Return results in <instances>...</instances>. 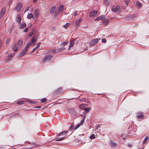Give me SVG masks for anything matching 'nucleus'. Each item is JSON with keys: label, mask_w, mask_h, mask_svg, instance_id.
I'll return each mask as SVG.
<instances>
[{"label": "nucleus", "mask_w": 149, "mask_h": 149, "mask_svg": "<svg viewBox=\"0 0 149 149\" xmlns=\"http://www.w3.org/2000/svg\"><path fill=\"white\" fill-rule=\"evenodd\" d=\"M52 57V56L50 55H46L44 58L43 59L42 61L43 62H45V61H49L51 60Z\"/></svg>", "instance_id": "obj_2"}, {"label": "nucleus", "mask_w": 149, "mask_h": 149, "mask_svg": "<svg viewBox=\"0 0 149 149\" xmlns=\"http://www.w3.org/2000/svg\"><path fill=\"white\" fill-rule=\"evenodd\" d=\"M95 135L94 134H92L90 136V139H93L94 138H95Z\"/></svg>", "instance_id": "obj_30"}, {"label": "nucleus", "mask_w": 149, "mask_h": 149, "mask_svg": "<svg viewBox=\"0 0 149 149\" xmlns=\"http://www.w3.org/2000/svg\"><path fill=\"white\" fill-rule=\"evenodd\" d=\"M57 49L58 50V52L63 51V50H64L65 49V48L63 47L60 48H58V49Z\"/></svg>", "instance_id": "obj_28"}, {"label": "nucleus", "mask_w": 149, "mask_h": 149, "mask_svg": "<svg viewBox=\"0 0 149 149\" xmlns=\"http://www.w3.org/2000/svg\"><path fill=\"white\" fill-rule=\"evenodd\" d=\"M33 32H31L29 34V37H31L33 35Z\"/></svg>", "instance_id": "obj_49"}, {"label": "nucleus", "mask_w": 149, "mask_h": 149, "mask_svg": "<svg viewBox=\"0 0 149 149\" xmlns=\"http://www.w3.org/2000/svg\"><path fill=\"white\" fill-rule=\"evenodd\" d=\"M102 22L104 24L107 25L108 24L109 22V20L107 19H104L102 20Z\"/></svg>", "instance_id": "obj_19"}, {"label": "nucleus", "mask_w": 149, "mask_h": 149, "mask_svg": "<svg viewBox=\"0 0 149 149\" xmlns=\"http://www.w3.org/2000/svg\"><path fill=\"white\" fill-rule=\"evenodd\" d=\"M56 8V7L55 6H54L50 10V13L52 14H53L54 13V10H55Z\"/></svg>", "instance_id": "obj_24"}, {"label": "nucleus", "mask_w": 149, "mask_h": 149, "mask_svg": "<svg viewBox=\"0 0 149 149\" xmlns=\"http://www.w3.org/2000/svg\"><path fill=\"white\" fill-rule=\"evenodd\" d=\"M29 8H27V10H26V11H27V10H29Z\"/></svg>", "instance_id": "obj_59"}, {"label": "nucleus", "mask_w": 149, "mask_h": 149, "mask_svg": "<svg viewBox=\"0 0 149 149\" xmlns=\"http://www.w3.org/2000/svg\"><path fill=\"white\" fill-rule=\"evenodd\" d=\"M63 5H61L58 8V10L57 13H59L61 11H63Z\"/></svg>", "instance_id": "obj_18"}, {"label": "nucleus", "mask_w": 149, "mask_h": 149, "mask_svg": "<svg viewBox=\"0 0 149 149\" xmlns=\"http://www.w3.org/2000/svg\"><path fill=\"white\" fill-rule=\"evenodd\" d=\"M30 45H29V44L28 43L26 45L25 48L27 49L30 47Z\"/></svg>", "instance_id": "obj_40"}, {"label": "nucleus", "mask_w": 149, "mask_h": 149, "mask_svg": "<svg viewBox=\"0 0 149 149\" xmlns=\"http://www.w3.org/2000/svg\"><path fill=\"white\" fill-rule=\"evenodd\" d=\"M15 115H18V113H16V114H15Z\"/></svg>", "instance_id": "obj_61"}, {"label": "nucleus", "mask_w": 149, "mask_h": 149, "mask_svg": "<svg viewBox=\"0 0 149 149\" xmlns=\"http://www.w3.org/2000/svg\"><path fill=\"white\" fill-rule=\"evenodd\" d=\"M28 43L29 44V45H30V46H31L32 43L33 44L31 40Z\"/></svg>", "instance_id": "obj_48"}, {"label": "nucleus", "mask_w": 149, "mask_h": 149, "mask_svg": "<svg viewBox=\"0 0 149 149\" xmlns=\"http://www.w3.org/2000/svg\"><path fill=\"white\" fill-rule=\"evenodd\" d=\"M58 52L57 49H53L52 50V52L53 53H56Z\"/></svg>", "instance_id": "obj_31"}, {"label": "nucleus", "mask_w": 149, "mask_h": 149, "mask_svg": "<svg viewBox=\"0 0 149 149\" xmlns=\"http://www.w3.org/2000/svg\"><path fill=\"white\" fill-rule=\"evenodd\" d=\"M38 36H35L32 37L31 41L33 43V45L35 44L36 40L38 38Z\"/></svg>", "instance_id": "obj_9"}, {"label": "nucleus", "mask_w": 149, "mask_h": 149, "mask_svg": "<svg viewBox=\"0 0 149 149\" xmlns=\"http://www.w3.org/2000/svg\"><path fill=\"white\" fill-rule=\"evenodd\" d=\"M37 0H33V3H35L36 2Z\"/></svg>", "instance_id": "obj_57"}, {"label": "nucleus", "mask_w": 149, "mask_h": 149, "mask_svg": "<svg viewBox=\"0 0 149 149\" xmlns=\"http://www.w3.org/2000/svg\"><path fill=\"white\" fill-rule=\"evenodd\" d=\"M102 42L105 43L106 42L107 40L106 39L103 38L102 39Z\"/></svg>", "instance_id": "obj_38"}, {"label": "nucleus", "mask_w": 149, "mask_h": 149, "mask_svg": "<svg viewBox=\"0 0 149 149\" xmlns=\"http://www.w3.org/2000/svg\"><path fill=\"white\" fill-rule=\"evenodd\" d=\"M24 102L23 101H20L18 102H17V104H19V105H22Z\"/></svg>", "instance_id": "obj_36"}, {"label": "nucleus", "mask_w": 149, "mask_h": 149, "mask_svg": "<svg viewBox=\"0 0 149 149\" xmlns=\"http://www.w3.org/2000/svg\"><path fill=\"white\" fill-rule=\"evenodd\" d=\"M86 113H85V112L83 113H82V114H81V116L82 117V119L81 121V122H80V124L81 125H82L84 123V120L86 118Z\"/></svg>", "instance_id": "obj_6"}, {"label": "nucleus", "mask_w": 149, "mask_h": 149, "mask_svg": "<svg viewBox=\"0 0 149 149\" xmlns=\"http://www.w3.org/2000/svg\"><path fill=\"white\" fill-rule=\"evenodd\" d=\"M128 146L129 147H131L132 146V145L130 143H128Z\"/></svg>", "instance_id": "obj_54"}, {"label": "nucleus", "mask_w": 149, "mask_h": 149, "mask_svg": "<svg viewBox=\"0 0 149 149\" xmlns=\"http://www.w3.org/2000/svg\"><path fill=\"white\" fill-rule=\"evenodd\" d=\"M57 12H58V11H56V12L55 13H54V14H55V15H56V16H57V14L58 13H57Z\"/></svg>", "instance_id": "obj_56"}, {"label": "nucleus", "mask_w": 149, "mask_h": 149, "mask_svg": "<svg viewBox=\"0 0 149 149\" xmlns=\"http://www.w3.org/2000/svg\"><path fill=\"white\" fill-rule=\"evenodd\" d=\"M37 49L36 48H34L33 49V51H32V52H31V53H32V52H34Z\"/></svg>", "instance_id": "obj_51"}, {"label": "nucleus", "mask_w": 149, "mask_h": 149, "mask_svg": "<svg viewBox=\"0 0 149 149\" xmlns=\"http://www.w3.org/2000/svg\"><path fill=\"white\" fill-rule=\"evenodd\" d=\"M37 146L36 145V144H35V146Z\"/></svg>", "instance_id": "obj_62"}, {"label": "nucleus", "mask_w": 149, "mask_h": 149, "mask_svg": "<svg viewBox=\"0 0 149 149\" xmlns=\"http://www.w3.org/2000/svg\"><path fill=\"white\" fill-rule=\"evenodd\" d=\"M1 45H2V44L1 43H0V47L1 46Z\"/></svg>", "instance_id": "obj_58"}, {"label": "nucleus", "mask_w": 149, "mask_h": 149, "mask_svg": "<svg viewBox=\"0 0 149 149\" xmlns=\"http://www.w3.org/2000/svg\"><path fill=\"white\" fill-rule=\"evenodd\" d=\"M19 47L17 45V42L15 43L13 47V50L14 52H17L19 49Z\"/></svg>", "instance_id": "obj_4"}, {"label": "nucleus", "mask_w": 149, "mask_h": 149, "mask_svg": "<svg viewBox=\"0 0 149 149\" xmlns=\"http://www.w3.org/2000/svg\"><path fill=\"white\" fill-rule=\"evenodd\" d=\"M97 11H95L94 10H93L90 13V15L91 17H94L97 15Z\"/></svg>", "instance_id": "obj_11"}, {"label": "nucleus", "mask_w": 149, "mask_h": 149, "mask_svg": "<svg viewBox=\"0 0 149 149\" xmlns=\"http://www.w3.org/2000/svg\"><path fill=\"white\" fill-rule=\"evenodd\" d=\"M27 49L24 48V49L22 50V51L21 52L19 55V57H21L24 54H26V53L27 52Z\"/></svg>", "instance_id": "obj_8"}, {"label": "nucleus", "mask_w": 149, "mask_h": 149, "mask_svg": "<svg viewBox=\"0 0 149 149\" xmlns=\"http://www.w3.org/2000/svg\"><path fill=\"white\" fill-rule=\"evenodd\" d=\"M74 42H70V44L69 45V47L70 48V47H72L73 45H74Z\"/></svg>", "instance_id": "obj_29"}, {"label": "nucleus", "mask_w": 149, "mask_h": 149, "mask_svg": "<svg viewBox=\"0 0 149 149\" xmlns=\"http://www.w3.org/2000/svg\"><path fill=\"white\" fill-rule=\"evenodd\" d=\"M15 55V54L14 53H12L8 55L7 58V61H10L11 59Z\"/></svg>", "instance_id": "obj_12"}, {"label": "nucleus", "mask_w": 149, "mask_h": 149, "mask_svg": "<svg viewBox=\"0 0 149 149\" xmlns=\"http://www.w3.org/2000/svg\"><path fill=\"white\" fill-rule=\"evenodd\" d=\"M21 19V17L19 15V14L17 15L16 19V20L17 22L19 23V24L20 23Z\"/></svg>", "instance_id": "obj_15"}, {"label": "nucleus", "mask_w": 149, "mask_h": 149, "mask_svg": "<svg viewBox=\"0 0 149 149\" xmlns=\"http://www.w3.org/2000/svg\"><path fill=\"white\" fill-rule=\"evenodd\" d=\"M148 136H146V137L144 139V140L143 141V143L144 144L146 143L147 142V140H148Z\"/></svg>", "instance_id": "obj_25"}, {"label": "nucleus", "mask_w": 149, "mask_h": 149, "mask_svg": "<svg viewBox=\"0 0 149 149\" xmlns=\"http://www.w3.org/2000/svg\"><path fill=\"white\" fill-rule=\"evenodd\" d=\"M136 5L138 6L137 7L140 8L141 6V5L139 1H137L136 2Z\"/></svg>", "instance_id": "obj_27"}, {"label": "nucleus", "mask_w": 149, "mask_h": 149, "mask_svg": "<svg viewBox=\"0 0 149 149\" xmlns=\"http://www.w3.org/2000/svg\"><path fill=\"white\" fill-rule=\"evenodd\" d=\"M120 7L118 5L114 6L112 7V10L114 12H118L120 11Z\"/></svg>", "instance_id": "obj_5"}, {"label": "nucleus", "mask_w": 149, "mask_h": 149, "mask_svg": "<svg viewBox=\"0 0 149 149\" xmlns=\"http://www.w3.org/2000/svg\"><path fill=\"white\" fill-rule=\"evenodd\" d=\"M28 29H29L28 28H26L24 30V32H26L28 31Z\"/></svg>", "instance_id": "obj_45"}, {"label": "nucleus", "mask_w": 149, "mask_h": 149, "mask_svg": "<svg viewBox=\"0 0 149 149\" xmlns=\"http://www.w3.org/2000/svg\"><path fill=\"white\" fill-rule=\"evenodd\" d=\"M10 41V40L9 38H7L6 40V43L8 44Z\"/></svg>", "instance_id": "obj_43"}, {"label": "nucleus", "mask_w": 149, "mask_h": 149, "mask_svg": "<svg viewBox=\"0 0 149 149\" xmlns=\"http://www.w3.org/2000/svg\"><path fill=\"white\" fill-rule=\"evenodd\" d=\"M12 0H10L8 3V5L9 7L10 6V4L12 2Z\"/></svg>", "instance_id": "obj_42"}, {"label": "nucleus", "mask_w": 149, "mask_h": 149, "mask_svg": "<svg viewBox=\"0 0 149 149\" xmlns=\"http://www.w3.org/2000/svg\"><path fill=\"white\" fill-rule=\"evenodd\" d=\"M6 10V8L5 7H3L0 13V18H2L4 15L5 12Z\"/></svg>", "instance_id": "obj_7"}, {"label": "nucleus", "mask_w": 149, "mask_h": 149, "mask_svg": "<svg viewBox=\"0 0 149 149\" xmlns=\"http://www.w3.org/2000/svg\"><path fill=\"white\" fill-rule=\"evenodd\" d=\"M105 16L104 15H102L99 17L95 19V21H99V20L103 19L105 18Z\"/></svg>", "instance_id": "obj_14"}, {"label": "nucleus", "mask_w": 149, "mask_h": 149, "mask_svg": "<svg viewBox=\"0 0 149 149\" xmlns=\"http://www.w3.org/2000/svg\"><path fill=\"white\" fill-rule=\"evenodd\" d=\"M35 108H36L39 109V108H41V107L40 106H38L36 107Z\"/></svg>", "instance_id": "obj_53"}, {"label": "nucleus", "mask_w": 149, "mask_h": 149, "mask_svg": "<svg viewBox=\"0 0 149 149\" xmlns=\"http://www.w3.org/2000/svg\"><path fill=\"white\" fill-rule=\"evenodd\" d=\"M87 104H82L81 105V106L83 107H84L86 106L87 105Z\"/></svg>", "instance_id": "obj_52"}, {"label": "nucleus", "mask_w": 149, "mask_h": 149, "mask_svg": "<svg viewBox=\"0 0 149 149\" xmlns=\"http://www.w3.org/2000/svg\"><path fill=\"white\" fill-rule=\"evenodd\" d=\"M80 126V125L79 124H78L76 126L74 127V130H76L77 128H79Z\"/></svg>", "instance_id": "obj_39"}, {"label": "nucleus", "mask_w": 149, "mask_h": 149, "mask_svg": "<svg viewBox=\"0 0 149 149\" xmlns=\"http://www.w3.org/2000/svg\"><path fill=\"white\" fill-rule=\"evenodd\" d=\"M69 26V23H66L65 24L63 25V26L64 28H67Z\"/></svg>", "instance_id": "obj_34"}, {"label": "nucleus", "mask_w": 149, "mask_h": 149, "mask_svg": "<svg viewBox=\"0 0 149 149\" xmlns=\"http://www.w3.org/2000/svg\"><path fill=\"white\" fill-rule=\"evenodd\" d=\"M21 7L20 6H19V9H21Z\"/></svg>", "instance_id": "obj_60"}, {"label": "nucleus", "mask_w": 149, "mask_h": 149, "mask_svg": "<svg viewBox=\"0 0 149 149\" xmlns=\"http://www.w3.org/2000/svg\"><path fill=\"white\" fill-rule=\"evenodd\" d=\"M143 113H140L139 115L136 116V118L138 119H141L144 117V116L143 114Z\"/></svg>", "instance_id": "obj_10"}, {"label": "nucleus", "mask_w": 149, "mask_h": 149, "mask_svg": "<svg viewBox=\"0 0 149 149\" xmlns=\"http://www.w3.org/2000/svg\"><path fill=\"white\" fill-rule=\"evenodd\" d=\"M40 42H39L37 44V45L35 47L37 49L40 46Z\"/></svg>", "instance_id": "obj_37"}, {"label": "nucleus", "mask_w": 149, "mask_h": 149, "mask_svg": "<svg viewBox=\"0 0 149 149\" xmlns=\"http://www.w3.org/2000/svg\"><path fill=\"white\" fill-rule=\"evenodd\" d=\"M110 144L112 148H114L116 145V144L114 143H113L112 142H110Z\"/></svg>", "instance_id": "obj_23"}, {"label": "nucleus", "mask_w": 149, "mask_h": 149, "mask_svg": "<svg viewBox=\"0 0 149 149\" xmlns=\"http://www.w3.org/2000/svg\"><path fill=\"white\" fill-rule=\"evenodd\" d=\"M81 21V18L79 19H77L75 22H73L72 23V25L73 26L74 24V26L76 29L77 28L80 24V22Z\"/></svg>", "instance_id": "obj_1"}, {"label": "nucleus", "mask_w": 149, "mask_h": 149, "mask_svg": "<svg viewBox=\"0 0 149 149\" xmlns=\"http://www.w3.org/2000/svg\"><path fill=\"white\" fill-rule=\"evenodd\" d=\"M73 128V126L72 125H71L69 128V130L70 131H72Z\"/></svg>", "instance_id": "obj_41"}, {"label": "nucleus", "mask_w": 149, "mask_h": 149, "mask_svg": "<svg viewBox=\"0 0 149 149\" xmlns=\"http://www.w3.org/2000/svg\"><path fill=\"white\" fill-rule=\"evenodd\" d=\"M26 26V24L25 22H23L19 26V28L20 29H23Z\"/></svg>", "instance_id": "obj_20"}, {"label": "nucleus", "mask_w": 149, "mask_h": 149, "mask_svg": "<svg viewBox=\"0 0 149 149\" xmlns=\"http://www.w3.org/2000/svg\"><path fill=\"white\" fill-rule=\"evenodd\" d=\"M17 43L18 46L19 47L21 46L22 45L23 43V40L22 39H19Z\"/></svg>", "instance_id": "obj_16"}, {"label": "nucleus", "mask_w": 149, "mask_h": 149, "mask_svg": "<svg viewBox=\"0 0 149 149\" xmlns=\"http://www.w3.org/2000/svg\"><path fill=\"white\" fill-rule=\"evenodd\" d=\"M67 43H68V42H63L61 44H62V45H66L67 44Z\"/></svg>", "instance_id": "obj_47"}, {"label": "nucleus", "mask_w": 149, "mask_h": 149, "mask_svg": "<svg viewBox=\"0 0 149 149\" xmlns=\"http://www.w3.org/2000/svg\"><path fill=\"white\" fill-rule=\"evenodd\" d=\"M47 101V99L46 98H44L41 100V102H46Z\"/></svg>", "instance_id": "obj_35"}, {"label": "nucleus", "mask_w": 149, "mask_h": 149, "mask_svg": "<svg viewBox=\"0 0 149 149\" xmlns=\"http://www.w3.org/2000/svg\"><path fill=\"white\" fill-rule=\"evenodd\" d=\"M33 17V16L32 14L30 13L27 16V18L28 19H30L31 18Z\"/></svg>", "instance_id": "obj_22"}, {"label": "nucleus", "mask_w": 149, "mask_h": 149, "mask_svg": "<svg viewBox=\"0 0 149 149\" xmlns=\"http://www.w3.org/2000/svg\"><path fill=\"white\" fill-rule=\"evenodd\" d=\"M78 13V12L77 10L75 11L74 12V16L75 17L76 16L77 14Z\"/></svg>", "instance_id": "obj_44"}, {"label": "nucleus", "mask_w": 149, "mask_h": 149, "mask_svg": "<svg viewBox=\"0 0 149 149\" xmlns=\"http://www.w3.org/2000/svg\"><path fill=\"white\" fill-rule=\"evenodd\" d=\"M104 3L106 5L108 6L109 5V1L108 0H105Z\"/></svg>", "instance_id": "obj_26"}, {"label": "nucleus", "mask_w": 149, "mask_h": 149, "mask_svg": "<svg viewBox=\"0 0 149 149\" xmlns=\"http://www.w3.org/2000/svg\"><path fill=\"white\" fill-rule=\"evenodd\" d=\"M66 138H67V137H62V138H60L59 139H57V138L56 139H55V140L56 141H62V140H64L65 139H66Z\"/></svg>", "instance_id": "obj_21"}, {"label": "nucleus", "mask_w": 149, "mask_h": 149, "mask_svg": "<svg viewBox=\"0 0 149 149\" xmlns=\"http://www.w3.org/2000/svg\"><path fill=\"white\" fill-rule=\"evenodd\" d=\"M62 90V88H60L57 90L56 91L57 93H58L61 92Z\"/></svg>", "instance_id": "obj_32"}, {"label": "nucleus", "mask_w": 149, "mask_h": 149, "mask_svg": "<svg viewBox=\"0 0 149 149\" xmlns=\"http://www.w3.org/2000/svg\"><path fill=\"white\" fill-rule=\"evenodd\" d=\"M100 40V39L98 38H96L93 40L91 41L90 43V45L91 46H93L95 44L97 43Z\"/></svg>", "instance_id": "obj_3"}, {"label": "nucleus", "mask_w": 149, "mask_h": 149, "mask_svg": "<svg viewBox=\"0 0 149 149\" xmlns=\"http://www.w3.org/2000/svg\"><path fill=\"white\" fill-rule=\"evenodd\" d=\"M62 135V134L61 133V132L58 134V136H60L61 135Z\"/></svg>", "instance_id": "obj_55"}, {"label": "nucleus", "mask_w": 149, "mask_h": 149, "mask_svg": "<svg viewBox=\"0 0 149 149\" xmlns=\"http://www.w3.org/2000/svg\"><path fill=\"white\" fill-rule=\"evenodd\" d=\"M83 110H84L85 111L86 113H85L86 114L87 113H88V112L91 111V108H86V107L82 109Z\"/></svg>", "instance_id": "obj_17"}, {"label": "nucleus", "mask_w": 149, "mask_h": 149, "mask_svg": "<svg viewBox=\"0 0 149 149\" xmlns=\"http://www.w3.org/2000/svg\"><path fill=\"white\" fill-rule=\"evenodd\" d=\"M129 0H128L127 1V0L126 1H125V4L126 5H128V4L129 3Z\"/></svg>", "instance_id": "obj_46"}, {"label": "nucleus", "mask_w": 149, "mask_h": 149, "mask_svg": "<svg viewBox=\"0 0 149 149\" xmlns=\"http://www.w3.org/2000/svg\"><path fill=\"white\" fill-rule=\"evenodd\" d=\"M29 102L31 103H32V104H36V103L35 102H33V101H29Z\"/></svg>", "instance_id": "obj_50"}, {"label": "nucleus", "mask_w": 149, "mask_h": 149, "mask_svg": "<svg viewBox=\"0 0 149 149\" xmlns=\"http://www.w3.org/2000/svg\"><path fill=\"white\" fill-rule=\"evenodd\" d=\"M33 13L34 14V18H36L39 15V11L38 9H36L34 11Z\"/></svg>", "instance_id": "obj_13"}, {"label": "nucleus", "mask_w": 149, "mask_h": 149, "mask_svg": "<svg viewBox=\"0 0 149 149\" xmlns=\"http://www.w3.org/2000/svg\"><path fill=\"white\" fill-rule=\"evenodd\" d=\"M68 132L67 131H63V132H61V133L62 134V135H65V134L67 133Z\"/></svg>", "instance_id": "obj_33"}]
</instances>
